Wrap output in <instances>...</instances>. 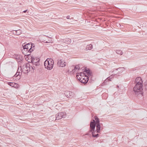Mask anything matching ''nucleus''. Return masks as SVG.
I'll list each match as a JSON object with an SVG mask.
<instances>
[{
    "label": "nucleus",
    "instance_id": "nucleus-27",
    "mask_svg": "<svg viewBox=\"0 0 147 147\" xmlns=\"http://www.w3.org/2000/svg\"><path fill=\"white\" fill-rule=\"evenodd\" d=\"M29 54H30V55H28V59H30V61H31V60H32V58H33V56H32L30 55V53H29Z\"/></svg>",
    "mask_w": 147,
    "mask_h": 147
},
{
    "label": "nucleus",
    "instance_id": "nucleus-8",
    "mask_svg": "<svg viewBox=\"0 0 147 147\" xmlns=\"http://www.w3.org/2000/svg\"><path fill=\"white\" fill-rule=\"evenodd\" d=\"M64 94L66 97L70 98L74 97L75 96L74 93L73 92L68 91H65Z\"/></svg>",
    "mask_w": 147,
    "mask_h": 147
},
{
    "label": "nucleus",
    "instance_id": "nucleus-2",
    "mask_svg": "<svg viewBox=\"0 0 147 147\" xmlns=\"http://www.w3.org/2000/svg\"><path fill=\"white\" fill-rule=\"evenodd\" d=\"M76 77L81 83L84 84H87L89 80V77L84 72L77 73Z\"/></svg>",
    "mask_w": 147,
    "mask_h": 147
},
{
    "label": "nucleus",
    "instance_id": "nucleus-32",
    "mask_svg": "<svg viewBox=\"0 0 147 147\" xmlns=\"http://www.w3.org/2000/svg\"><path fill=\"white\" fill-rule=\"evenodd\" d=\"M27 11V9H26V10L23 11V12L25 13H26Z\"/></svg>",
    "mask_w": 147,
    "mask_h": 147
},
{
    "label": "nucleus",
    "instance_id": "nucleus-23",
    "mask_svg": "<svg viewBox=\"0 0 147 147\" xmlns=\"http://www.w3.org/2000/svg\"><path fill=\"white\" fill-rule=\"evenodd\" d=\"M142 79L140 77H137L136 79H135L134 82H142Z\"/></svg>",
    "mask_w": 147,
    "mask_h": 147
},
{
    "label": "nucleus",
    "instance_id": "nucleus-34",
    "mask_svg": "<svg viewBox=\"0 0 147 147\" xmlns=\"http://www.w3.org/2000/svg\"><path fill=\"white\" fill-rule=\"evenodd\" d=\"M53 116H51V117H53Z\"/></svg>",
    "mask_w": 147,
    "mask_h": 147
},
{
    "label": "nucleus",
    "instance_id": "nucleus-28",
    "mask_svg": "<svg viewBox=\"0 0 147 147\" xmlns=\"http://www.w3.org/2000/svg\"><path fill=\"white\" fill-rule=\"evenodd\" d=\"M144 85L145 89L147 90V81L144 83Z\"/></svg>",
    "mask_w": 147,
    "mask_h": 147
},
{
    "label": "nucleus",
    "instance_id": "nucleus-4",
    "mask_svg": "<svg viewBox=\"0 0 147 147\" xmlns=\"http://www.w3.org/2000/svg\"><path fill=\"white\" fill-rule=\"evenodd\" d=\"M54 65V61L51 58H47L44 63L45 68L49 70H51L53 68Z\"/></svg>",
    "mask_w": 147,
    "mask_h": 147
},
{
    "label": "nucleus",
    "instance_id": "nucleus-6",
    "mask_svg": "<svg viewBox=\"0 0 147 147\" xmlns=\"http://www.w3.org/2000/svg\"><path fill=\"white\" fill-rule=\"evenodd\" d=\"M137 86L135 85L133 88L132 91L133 94L136 96L140 95L142 96L143 94V87Z\"/></svg>",
    "mask_w": 147,
    "mask_h": 147
},
{
    "label": "nucleus",
    "instance_id": "nucleus-26",
    "mask_svg": "<svg viewBox=\"0 0 147 147\" xmlns=\"http://www.w3.org/2000/svg\"><path fill=\"white\" fill-rule=\"evenodd\" d=\"M63 41L64 42H67V44L70 43L71 42V40L69 38L63 40Z\"/></svg>",
    "mask_w": 147,
    "mask_h": 147
},
{
    "label": "nucleus",
    "instance_id": "nucleus-25",
    "mask_svg": "<svg viewBox=\"0 0 147 147\" xmlns=\"http://www.w3.org/2000/svg\"><path fill=\"white\" fill-rule=\"evenodd\" d=\"M116 53L117 54L120 55H121L123 54V53L122 51L120 50H117Z\"/></svg>",
    "mask_w": 147,
    "mask_h": 147
},
{
    "label": "nucleus",
    "instance_id": "nucleus-24",
    "mask_svg": "<svg viewBox=\"0 0 147 147\" xmlns=\"http://www.w3.org/2000/svg\"><path fill=\"white\" fill-rule=\"evenodd\" d=\"M79 69L80 67L78 65H76L74 67V69L72 70V72L73 73L76 71V70H77L78 69V70H79Z\"/></svg>",
    "mask_w": 147,
    "mask_h": 147
},
{
    "label": "nucleus",
    "instance_id": "nucleus-19",
    "mask_svg": "<svg viewBox=\"0 0 147 147\" xmlns=\"http://www.w3.org/2000/svg\"><path fill=\"white\" fill-rule=\"evenodd\" d=\"M93 48V46L91 44H89L88 45H87L86 48L85 50H90Z\"/></svg>",
    "mask_w": 147,
    "mask_h": 147
},
{
    "label": "nucleus",
    "instance_id": "nucleus-14",
    "mask_svg": "<svg viewBox=\"0 0 147 147\" xmlns=\"http://www.w3.org/2000/svg\"><path fill=\"white\" fill-rule=\"evenodd\" d=\"M7 84L9 86L15 88H17L19 87V84L14 82H8Z\"/></svg>",
    "mask_w": 147,
    "mask_h": 147
},
{
    "label": "nucleus",
    "instance_id": "nucleus-17",
    "mask_svg": "<svg viewBox=\"0 0 147 147\" xmlns=\"http://www.w3.org/2000/svg\"><path fill=\"white\" fill-rule=\"evenodd\" d=\"M92 136L94 138H97L99 136V135L98 134V133H96V131H94L91 132Z\"/></svg>",
    "mask_w": 147,
    "mask_h": 147
},
{
    "label": "nucleus",
    "instance_id": "nucleus-31",
    "mask_svg": "<svg viewBox=\"0 0 147 147\" xmlns=\"http://www.w3.org/2000/svg\"><path fill=\"white\" fill-rule=\"evenodd\" d=\"M70 16H67L66 17V18L67 19H70Z\"/></svg>",
    "mask_w": 147,
    "mask_h": 147
},
{
    "label": "nucleus",
    "instance_id": "nucleus-20",
    "mask_svg": "<svg viewBox=\"0 0 147 147\" xmlns=\"http://www.w3.org/2000/svg\"><path fill=\"white\" fill-rule=\"evenodd\" d=\"M134 83L135 84V85H137V86H140L143 87V81H142V82H134Z\"/></svg>",
    "mask_w": 147,
    "mask_h": 147
},
{
    "label": "nucleus",
    "instance_id": "nucleus-16",
    "mask_svg": "<svg viewBox=\"0 0 147 147\" xmlns=\"http://www.w3.org/2000/svg\"><path fill=\"white\" fill-rule=\"evenodd\" d=\"M113 77L112 76H111L108 77L106 80H105L104 81V82L103 83V85H105L107 84V82L108 81H111V79Z\"/></svg>",
    "mask_w": 147,
    "mask_h": 147
},
{
    "label": "nucleus",
    "instance_id": "nucleus-7",
    "mask_svg": "<svg viewBox=\"0 0 147 147\" xmlns=\"http://www.w3.org/2000/svg\"><path fill=\"white\" fill-rule=\"evenodd\" d=\"M66 117V113L65 112H61L57 113L56 115L55 120H58Z\"/></svg>",
    "mask_w": 147,
    "mask_h": 147
},
{
    "label": "nucleus",
    "instance_id": "nucleus-21",
    "mask_svg": "<svg viewBox=\"0 0 147 147\" xmlns=\"http://www.w3.org/2000/svg\"><path fill=\"white\" fill-rule=\"evenodd\" d=\"M14 32H15V35H19L22 33V31L20 29H19L17 30H16L15 31H14Z\"/></svg>",
    "mask_w": 147,
    "mask_h": 147
},
{
    "label": "nucleus",
    "instance_id": "nucleus-10",
    "mask_svg": "<svg viewBox=\"0 0 147 147\" xmlns=\"http://www.w3.org/2000/svg\"><path fill=\"white\" fill-rule=\"evenodd\" d=\"M124 69V68L123 67H120L117 69H115L113 72L115 73L116 74L119 75L121 74Z\"/></svg>",
    "mask_w": 147,
    "mask_h": 147
},
{
    "label": "nucleus",
    "instance_id": "nucleus-29",
    "mask_svg": "<svg viewBox=\"0 0 147 147\" xmlns=\"http://www.w3.org/2000/svg\"><path fill=\"white\" fill-rule=\"evenodd\" d=\"M90 123H92V124H96V121L95 119H92L90 122Z\"/></svg>",
    "mask_w": 147,
    "mask_h": 147
},
{
    "label": "nucleus",
    "instance_id": "nucleus-15",
    "mask_svg": "<svg viewBox=\"0 0 147 147\" xmlns=\"http://www.w3.org/2000/svg\"><path fill=\"white\" fill-rule=\"evenodd\" d=\"M102 125V123L100 124H96V130L95 131H96V133H100L101 129V125Z\"/></svg>",
    "mask_w": 147,
    "mask_h": 147
},
{
    "label": "nucleus",
    "instance_id": "nucleus-12",
    "mask_svg": "<svg viewBox=\"0 0 147 147\" xmlns=\"http://www.w3.org/2000/svg\"><path fill=\"white\" fill-rule=\"evenodd\" d=\"M84 72L86 74V75L89 77H92V72L91 70L89 68H85Z\"/></svg>",
    "mask_w": 147,
    "mask_h": 147
},
{
    "label": "nucleus",
    "instance_id": "nucleus-9",
    "mask_svg": "<svg viewBox=\"0 0 147 147\" xmlns=\"http://www.w3.org/2000/svg\"><path fill=\"white\" fill-rule=\"evenodd\" d=\"M96 126V124L90 123V130L88 131V132L87 133L86 135L88 136L90 135V133H91L93 131H95Z\"/></svg>",
    "mask_w": 147,
    "mask_h": 147
},
{
    "label": "nucleus",
    "instance_id": "nucleus-33",
    "mask_svg": "<svg viewBox=\"0 0 147 147\" xmlns=\"http://www.w3.org/2000/svg\"><path fill=\"white\" fill-rule=\"evenodd\" d=\"M15 31V30L13 31V34H14L15 35V32H14V31Z\"/></svg>",
    "mask_w": 147,
    "mask_h": 147
},
{
    "label": "nucleus",
    "instance_id": "nucleus-22",
    "mask_svg": "<svg viewBox=\"0 0 147 147\" xmlns=\"http://www.w3.org/2000/svg\"><path fill=\"white\" fill-rule=\"evenodd\" d=\"M94 118L95 120L96 125L97 124H100V123L99 119L98 118V117L97 116H95L94 117Z\"/></svg>",
    "mask_w": 147,
    "mask_h": 147
},
{
    "label": "nucleus",
    "instance_id": "nucleus-1",
    "mask_svg": "<svg viewBox=\"0 0 147 147\" xmlns=\"http://www.w3.org/2000/svg\"><path fill=\"white\" fill-rule=\"evenodd\" d=\"M35 49L34 44L30 42L26 44L24 43L22 44L21 47V50L23 54L25 55H29Z\"/></svg>",
    "mask_w": 147,
    "mask_h": 147
},
{
    "label": "nucleus",
    "instance_id": "nucleus-30",
    "mask_svg": "<svg viewBox=\"0 0 147 147\" xmlns=\"http://www.w3.org/2000/svg\"><path fill=\"white\" fill-rule=\"evenodd\" d=\"M9 130H13L14 129V128L13 126L12 127H11L10 126H9Z\"/></svg>",
    "mask_w": 147,
    "mask_h": 147
},
{
    "label": "nucleus",
    "instance_id": "nucleus-5",
    "mask_svg": "<svg viewBox=\"0 0 147 147\" xmlns=\"http://www.w3.org/2000/svg\"><path fill=\"white\" fill-rule=\"evenodd\" d=\"M40 59L39 58L33 57L31 60V61H28V62L30 63V64L31 65H32V66H34L33 67L34 69L38 70L40 66Z\"/></svg>",
    "mask_w": 147,
    "mask_h": 147
},
{
    "label": "nucleus",
    "instance_id": "nucleus-11",
    "mask_svg": "<svg viewBox=\"0 0 147 147\" xmlns=\"http://www.w3.org/2000/svg\"><path fill=\"white\" fill-rule=\"evenodd\" d=\"M57 65L59 67H64L66 65V63L64 61H62L61 59H58L57 63Z\"/></svg>",
    "mask_w": 147,
    "mask_h": 147
},
{
    "label": "nucleus",
    "instance_id": "nucleus-3",
    "mask_svg": "<svg viewBox=\"0 0 147 147\" xmlns=\"http://www.w3.org/2000/svg\"><path fill=\"white\" fill-rule=\"evenodd\" d=\"M32 66V65H31L30 63H28L24 64L22 66V68L21 69L20 71L21 72L26 74L28 73L30 71L31 72H33L34 71V68Z\"/></svg>",
    "mask_w": 147,
    "mask_h": 147
},
{
    "label": "nucleus",
    "instance_id": "nucleus-18",
    "mask_svg": "<svg viewBox=\"0 0 147 147\" xmlns=\"http://www.w3.org/2000/svg\"><path fill=\"white\" fill-rule=\"evenodd\" d=\"M16 61L18 62H20L22 61L23 59L21 56L16 55Z\"/></svg>",
    "mask_w": 147,
    "mask_h": 147
},
{
    "label": "nucleus",
    "instance_id": "nucleus-13",
    "mask_svg": "<svg viewBox=\"0 0 147 147\" xmlns=\"http://www.w3.org/2000/svg\"><path fill=\"white\" fill-rule=\"evenodd\" d=\"M20 71L18 72V70L17 72H16V74L13 76V79H15V80H19L20 78V76L22 75V72L21 73V74H20Z\"/></svg>",
    "mask_w": 147,
    "mask_h": 147
}]
</instances>
